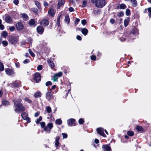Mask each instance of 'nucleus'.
I'll return each mask as SVG.
<instances>
[{"instance_id": "f704fd0d", "label": "nucleus", "mask_w": 151, "mask_h": 151, "mask_svg": "<svg viewBox=\"0 0 151 151\" xmlns=\"http://www.w3.org/2000/svg\"><path fill=\"white\" fill-rule=\"evenodd\" d=\"M40 124L41 125V127L44 129V127H45V123L44 122H42L40 123Z\"/></svg>"}, {"instance_id": "37998d69", "label": "nucleus", "mask_w": 151, "mask_h": 151, "mask_svg": "<svg viewBox=\"0 0 151 151\" xmlns=\"http://www.w3.org/2000/svg\"><path fill=\"white\" fill-rule=\"evenodd\" d=\"M130 14V12L129 9H127L126 10V14L127 16L129 15Z\"/></svg>"}, {"instance_id": "c756f323", "label": "nucleus", "mask_w": 151, "mask_h": 151, "mask_svg": "<svg viewBox=\"0 0 151 151\" xmlns=\"http://www.w3.org/2000/svg\"><path fill=\"white\" fill-rule=\"evenodd\" d=\"M127 134L128 135L130 136H132L134 134V132L132 131H128L127 132Z\"/></svg>"}, {"instance_id": "e433bc0d", "label": "nucleus", "mask_w": 151, "mask_h": 151, "mask_svg": "<svg viewBox=\"0 0 151 151\" xmlns=\"http://www.w3.org/2000/svg\"><path fill=\"white\" fill-rule=\"evenodd\" d=\"M55 74L57 77H60L62 76L63 73L62 72H60L56 74Z\"/></svg>"}, {"instance_id": "2eb2a0df", "label": "nucleus", "mask_w": 151, "mask_h": 151, "mask_svg": "<svg viewBox=\"0 0 151 151\" xmlns=\"http://www.w3.org/2000/svg\"><path fill=\"white\" fill-rule=\"evenodd\" d=\"M16 27L17 29L19 30H21L23 28V25L21 22H18L16 24Z\"/></svg>"}, {"instance_id": "f3484780", "label": "nucleus", "mask_w": 151, "mask_h": 151, "mask_svg": "<svg viewBox=\"0 0 151 151\" xmlns=\"http://www.w3.org/2000/svg\"><path fill=\"white\" fill-rule=\"evenodd\" d=\"M64 0H60L58 3V8L59 9L61 6L64 4Z\"/></svg>"}, {"instance_id": "338daca9", "label": "nucleus", "mask_w": 151, "mask_h": 151, "mask_svg": "<svg viewBox=\"0 0 151 151\" xmlns=\"http://www.w3.org/2000/svg\"><path fill=\"white\" fill-rule=\"evenodd\" d=\"M44 5L45 6H48V4L47 2L45 1L44 2Z\"/></svg>"}, {"instance_id": "4d7b16f0", "label": "nucleus", "mask_w": 151, "mask_h": 151, "mask_svg": "<svg viewBox=\"0 0 151 151\" xmlns=\"http://www.w3.org/2000/svg\"><path fill=\"white\" fill-rule=\"evenodd\" d=\"M51 84L52 82L50 81L47 82L45 83V85L47 86H48L49 85H51Z\"/></svg>"}, {"instance_id": "393cba45", "label": "nucleus", "mask_w": 151, "mask_h": 151, "mask_svg": "<svg viewBox=\"0 0 151 151\" xmlns=\"http://www.w3.org/2000/svg\"><path fill=\"white\" fill-rule=\"evenodd\" d=\"M132 5L133 6L136 7L137 5V3L136 0H131Z\"/></svg>"}, {"instance_id": "c03bdc74", "label": "nucleus", "mask_w": 151, "mask_h": 151, "mask_svg": "<svg viewBox=\"0 0 151 151\" xmlns=\"http://www.w3.org/2000/svg\"><path fill=\"white\" fill-rule=\"evenodd\" d=\"M117 16L119 17H122L124 15V13L123 12H120L117 14Z\"/></svg>"}, {"instance_id": "052dcab7", "label": "nucleus", "mask_w": 151, "mask_h": 151, "mask_svg": "<svg viewBox=\"0 0 151 151\" xmlns=\"http://www.w3.org/2000/svg\"><path fill=\"white\" fill-rule=\"evenodd\" d=\"M29 62V60L26 59L23 61V63L24 64H26V63H28Z\"/></svg>"}, {"instance_id": "680f3d73", "label": "nucleus", "mask_w": 151, "mask_h": 151, "mask_svg": "<svg viewBox=\"0 0 151 151\" xmlns=\"http://www.w3.org/2000/svg\"><path fill=\"white\" fill-rule=\"evenodd\" d=\"M69 10L70 12H73L74 11V9L72 7H70L69 8Z\"/></svg>"}, {"instance_id": "774afa93", "label": "nucleus", "mask_w": 151, "mask_h": 151, "mask_svg": "<svg viewBox=\"0 0 151 151\" xmlns=\"http://www.w3.org/2000/svg\"><path fill=\"white\" fill-rule=\"evenodd\" d=\"M110 22L112 24H113L114 22V19H110Z\"/></svg>"}, {"instance_id": "5701e85b", "label": "nucleus", "mask_w": 151, "mask_h": 151, "mask_svg": "<svg viewBox=\"0 0 151 151\" xmlns=\"http://www.w3.org/2000/svg\"><path fill=\"white\" fill-rule=\"evenodd\" d=\"M60 138L59 137H56L55 138V145L56 147H58L59 146V140Z\"/></svg>"}, {"instance_id": "13d9d810", "label": "nucleus", "mask_w": 151, "mask_h": 151, "mask_svg": "<svg viewBox=\"0 0 151 151\" xmlns=\"http://www.w3.org/2000/svg\"><path fill=\"white\" fill-rule=\"evenodd\" d=\"M63 138H66L67 137V134L65 133H63L62 134Z\"/></svg>"}, {"instance_id": "b1692460", "label": "nucleus", "mask_w": 151, "mask_h": 151, "mask_svg": "<svg viewBox=\"0 0 151 151\" xmlns=\"http://www.w3.org/2000/svg\"><path fill=\"white\" fill-rule=\"evenodd\" d=\"M2 104L3 105L7 106L9 105V102L6 100H3L2 101Z\"/></svg>"}, {"instance_id": "c85d7f7f", "label": "nucleus", "mask_w": 151, "mask_h": 151, "mask_svg": "<svg viewBox=\"0 0 151 151\" xmlns=\"http://www.w3.org/2000/svg\"><path fill=\"white\" fill-rule=\"evenodd\" d=\"M65 20L67 23H69L70 21V18L68 16H66L65 17Z\"/></svg>"}, {"instance_id": "79ce46f5", "label": "nucleus", "mask_w": 151, "mask_h": 151, "mask_svg": "<svg viewBox=\"0 0 151 151\" xmlns=\"http://www.w3.org/2000/svg\"><path fill=\"white\" fill-rule=\"evenodd\" d=\"M35 4L36 5V6H37V7L38 8H40V4L38 1H35Z\"/></svg>"}, {"instance_id": "8fccbe9b", "label": "nucleus", "mask_w": 151, "mask_h": 151, "mask_svg": "<svg viewBox=\"0 0 151 151\" xmlns=\"http://www.w3.org/2000/svg\"><path fill=\"white\" fill-rule=\"evenodd\" d=\"M79 21H80L79 19L78 18L76 19L75 21V24L76 25H77Z\"/></svg>"}, {"instance_id": "9b49d317", "label": "nucleus", "mask_w": 151, "mask_h": 151, "mask_svg": "<svg viewBox=\"0 0 151 151\" xmlns=\"http://www.w3.org/2000/svg\"><path fill=\"white\" fill-rule=\"evenodd\" d=\"M75 121V120L74 119H70L67 120V123L69 126H72L73 125L75 126L74 123Z\"/></svg>"}, {"instance_id": "4be33fe9", "label": "nucleus", "mask_w": 151, "mask_h": 151, "mask_svg": "<svg viewBox=\"0 0 151 151\" xmlns=\"http://www.w3.org/2000/svg\"><path fill=\"white\" fill-rule=\"evenodd\" d=\"M41 96V93L39 91H37L34 94V96L35 98H38L39 97H40Z\"/></svg>"}, {"instance_id": "dca6fc26", "label": "nucleus", "mask_w": 151, "mask_h": 151, "mask_svg": "<svg viewBox=\"0 0 151 151\" xmlns=\"http://www.w3.org/2000/svg\"><path fill=\"white\" fill-rule=\"evenodd\" d=\"M40 24L42 25L45 27L48 25V24H49V22H48V21L47 20H46V19L42 21L41 22Z\"/></svg>"}, {"instance_id": "0eeeda50", "label": "nucleus", "mask_w": 151, "mask_h": 151, "mask_svg": "<svg viewBox=\"0 0 151 151\" xmlns=\"http://www.w3.org/2000/svg\"><path fill=\"white\" fill-rule=\"evenodd\" d=\"M4 19L6 23H11L12 21V18L8 15H5Z\"/></svg>"}, {"instance_id": "7c9ffc66", "label": "nucleus", "mask_w": 151, "mask_h": 151, "mask_svg": "<svg viewBox=\"0 0 151 151\" xmlns=\"http://www.w3.org/2000/svg\"><path fill=\"white\" fill-rule=\"evenodd\" d=\"M58 77H57L55 74H54L53 77L52 78L53 81L54 82L57 81H58Z\"/></svg>"}, {"instance_id": "1a4fd4ad", "label": "nucleus", "mask_w": 151, "mask_h": 151, "mask_svg": "<svg viewBox=\"0 0 151 151\" xmlns=\"http://www.w3.org/2000/svg\"><path fill=\"white\" fill-rule=\"evenodd\" d=\"M104 129L101 128H99L97 129L98 133L100 135L104 137H105L106 135L104 133Z\"/></svg>"}, {"instance_id": "4c0bfd02", "label": "nucleus", "mask_w": 151, "mask_h": 151, "mask_svg": "<svg viewBox=\"0 0 151 151\" xmlns=\"http://www.w3.org/2000/svg\"><path fill=\"white\" fill-rule=\"evenodd\" d=\"M12 85H13V87H16L18 86H19V84L18 83L15 82H13L12 84Z\"/></svg>"}, {"instance_id": "58836bf2", "label": "nucleus", "mask_w": 151, "mask_h": 151, "mask_svg": "<svg viewBox=\"0 0 151 151\" xmlns=\"http://www.w3.org/2000/svg\"><path fill=\"white\" fill-rule=\"evenodd\" d=\"M84 122L83 119H80L78 120V123L80 124H83Z\"/></svg>"}, {"instance_id": "aec40b11", "label": "nucleus", "mask_w": 151, "mask_h": 151, "mask_svg": "<svg viewBox=\"0 0 151 151\" xmlns=\"http://www.w3.org/2000/svg\"><path fill=\"white\" fill-rule=\"evenodd\" d=\"M29 25L32 27H35V21L33 19H31L29 21Z\"/></svg>"}, {"instance_id": "cd10ccee", "label": "nucleus", "mask_w": 151, "mask_h": 151, "mask_svg": "<svg viewBox=\"0 0 151 151\" xmlns=\"http://www.w3.org/2000/svg\"><path fill=\"white\" fill-rule=\"evenodd\" d=\"M55 123L58 125H60L62 123V122L60 119H58L56 120Z\"/></svg>"}, {"instance_id": "39448f33", "label": "nucleus", "mask_w": 151, "mask_h": 151, "mask_svg": "<svg viewBox=\"0 0 151 151\" xmlns=\"http://www.w3.org/2000/svg\"><path fill=\"white\" fill-rule=\"evenodd\" d=\"M34 79L36 83L39 82L41 81V76L38 73H36L34 75Z\"/></svg>"}, {"instance_id": "5fc2aeb1", "label": "nucleus", "mask_w": 151, "mask_h": 151, "mask_svg": "<svg viewBox=\"0 0 151 151\" xmlns=\"http://www.w3.org/2000/svg\"><path fill=\"white\" fill-rule=\"evenodd\" d=\"M86 4H87V2H86V1H83V3L82 7H84L85 6H86Z\"/></svg>"}, {"instance_id": "9d476101", "label": "nucleus", "mask_w": 151, "mask_h": 151, "mask_svg": "<svg viewBox=\"0 0 151 151\" xmlns=\"http://www.w3.org/2000/svg\"><path fill=\"white\" fill-rule=\"evenodd\" d=\"M8 40L9 43L14 44L16 43L17 41V38L14 37H10Z\"/></svg>"}, {"instance_id": "f8f14e48", "label": "nucleus", "mask_w": 151, "mask_h": 151, "mask_svg": "<svg viewBox=\"0 0 151 151\" xmlns=\"http://www.w3.org/2000/svg\"><path fill=\"white\" fill-rule=\"evenodd\" d=\"M102 148L104 151H111V147L108 145H103Z\"/></svg>"}, {"instance_id": "a211bd4d", "label": "nucleus", "mask_w": 151, "mask_h": 151, "mask_svg": "<svg viewBox=\"0 0 151 151\" xmlns=\"http://www.w3.org/2000/svg\"><path fill=\"white\" fill-rule=\"evenodd\" d=\"M81 32L84 35L86 36L88 32V30L85 28H83L81 30Z\"/></svg>"}, {"instance_id": "09e8293b", "label": "nucleus", "mask_w": 151, "mask_h": 151, "mask_svg": "<svg viewBox=\"0 0 151 151\" xmlns=\"http://www.w3.org/2000/svg\"><path fill=\"white\" fill-rule=\"evenodd\" d=\"M91 58L92 60H95L96 58V57L95 55H92L91 56Z\"/></svg>"}, {"instance_id": "a18cd8bd", "label": "nucleus", "mask_w": 151, "mask_h": 151, "mask_svg": "<svg viewBox=\"0 0 151 151\" xmlns=\"http://www.w3.org/2000/svg\"><path fill=\"white\" fill-rule=\"evenodd\" d=\"M9 29L11 31H13L15 29V27L13 26L9 27Z\"/></svg>"}, {"instance_id": "69168bd1", "label": "nucleus", "mask_w": 151, "mask_h": 151, "mask_svg": "<svg viewBox=\"0 0 151 151\" xmlns=\"http://www.w3.org/2000/svg\"><path fill=\"white\" fill-rule=\"evenodd\" d=\"M16 66L17 68H19L20 66V65L19 63H15Z\"/></svg>"}, {"instance_id": "6e6552de", "label": "nucleus", "mask_w": 151, "mask_h": 151, "mask_svg": "<svg viewBox=\"0 0 151 151\" xmlns=\"http://www.w3.org/2000/svg\"><path fill=\"white\" fill-rule=\"evenodd\" d=\"M54 59L52 58H50L49 60H47V62L49 65V66L51 68H53L55 66V64L53 63Z\"/></svg>"}, {"instance_id": "423d86ee", "label": "nucleus", "mask_w": 151, "mask_h": 151, "mask_svg": "<svg viewBox=\"0 0 151 151\" xmlns=\"http://www.w3.org/2000/svg\"><path fill=\"white\" fill-rule=\"evenodd\" d=\"M21 116L24 119L26 120L27 122H30V119L28 118L27 114L25 112L22 113L21 114Z\"/></svg>"}, {"instance_id": "49530a36", "label": "nucleus", "mask_w": 151, "mask_h": 151, "mask_svg": "<svg viewBox=\"0 0 151 151\" xmlns=\"http://www.w3.org/2000/svg\"><path fill=\"white\" fill-rule=\"evenodd\" d=\"M37 69L38 70H41L42 69V66L41 65H39L37 68Z\"/></svg>"}, {"instance_id": "3c124183", "label": "nucleus", "mask_w": 151, "mask_h": 151, "mask_svg": "<svg viewBox=\"0 0 151 151\" xmlns=\"http://www.w3.org/2000/svg\"><path fill=\"white\" fill-rule=\"evenodd\" d=\"M32 11L36 14L38 13V10L37 9L33 8L32 9Z\"/></svg>"}, {"instance_id": "ea45409f", "label": "nucleus", "mask_w": 151, "mask_h": 151, "mask_svg": "<svg viewBox=\"0 0 151 151\" xmlns=\"http://www.w3.org/2000/svg\"><path fill=\"white\" fill-rule=\"evenodd\" d=\"M4 67L3 64L0 63V71H2L4 70Z\"/></svg>"}, {"instance_id": "4468645a", "label": "nucleus", "mask_w": 151, "mask_h": 151, "mask_svg": "<svg viewBox=\"0 0 151 151\" xmlns=\"http://www.w3.org/2000/svg\"><path fill=\"white\" fill-rule=\"evenodd\" d=\"M6 74L9 75L13 76L14 75V71L11 69H7L5 70Z\"/></svg>"}, {"instance_id": "0e129e2a", "label": "nucleus", "mask_w": 151, "mask_h": 151, "mask_svg": "<svg viewBox=\"0 0 151 151\" xmlns=\"http://www.w3.org/2000/svg\"><path fill=\"white\" fill-rule=\"evenodd\" d=\"M14 3L16 5H17L19 3L18 0H14Z\"/></svg>"}, {"instance_id": "864d4df0", "label": "nucleus", "mask_w": 151, "mask_h": 151, "mask_svg": "<svg viewBox=\"0 0 151 151\" xmlns=\"http://www.w3.org/2000/svg\"><path fill=\"white\" fill-rule=\"evenodd\" d=\"M148 11L150 13L149 14V15L150 17H151V8H149L147 9Z\"/></svg>"}, {"instance_id": "c9c22d12", "label": "nucleus", "mask_w": 151, "mask_h": 151, "mask_svg": "<svg viewBox=\"0 0 151 151\" xmlns=\"http://www.w3.org/2000/svg\"><path fill=\"white\" fill-rule=\"evenodd\" d=\"M119 7L121 9H125L126 8V5L125 4H122L120 5Z\"/></svg>"}, {"instance_id": "bb28decb", "label": "nucleus", "mask_w": 151, "mask_h": 151, "mask_svg": "<svg viewBox=\"0 0 151 151\" xmlns=\"http://www.w3.org/2000/svg\"><path fill=\"white\" fill-rule=\"evenodd\" d=\"M21 17L25 20H27L28 17V16L25 13H23L21 14Z\"/></svg>"}, {"instance_id": "6ab92c4d", "label": "nucleus", "mask_w": 151, "mask_h": 151, "mask_svg": "<svg viewBox=\"0 0 151 151\" xmlns=\"http://www.w3.org/2000/svg\"><path fill=\"white\" fill-rule=\"evenodd\" d=\"M48 14L50 16L53 17L55 15V12L53 9H50L48 12Z\"/></svg>"}, {"instance_id": "412c9836", "label": "nucleus", "mask_w": 151, "mask_h": 151, "mask_svg": "<svg viewBox=\"0 0 151 151\" xmlns=\"http://www.w3.org/2000/svg\"><path fill=\"white\" fill-rule=\"evenodd\" d=\"M130 19L129 18H127L124 20V24L125 27H127L128 24Z\"/></svg>"}, {"instance_id": "7ed1b4c3", "label": "nucleus", "mask_w": 151, "mask_h": 151, "mask_svg": "<svg viewBox=\"0 0 151 151\" xmlns=\"http://www.w3.org/2000/svg\"><path fill=\"white\" fill-rule=\"evenodd\" d=\"M53 127V125L52 123H48L46 126L44 127V131L50 133V132L51 129Z\"/></svg>"}, {"instance_id": "603ef678", "label": "nucleus", "mask_w": 151, "mask_h": 151, "mask_svg": "<svg viewBox=\"0 0 151 151\" xmlns=\"http://www.w3.org/2000/svg\"><path fill=\"white\" fill-rule=\"evenodd\" d=\"M24 100L26 102L29 103H30L31 102V101L29 100L27 97H26L24 99Z\"/></svg>"}, {"instance_id": "6e6d98bb", "label": "nucleus", "mask_w": 151, "mask_h": 151, "mask_svg": "<svg viewBox=\"0 0 151 151\" xmlns=\"http://www.w3.org/2000/svg\"><path fill=\"white\" fill-rule=\"evenodd\" d=\"M86 23V20L85 19H83L81 21V23L83 25H85Z\"/></svg>"}, {"instance_id": "72a5a7b5", "label": "nucleus", "mask_w": 151, "mask_h": 151, "mask_svg": "<svg viewBox=\"0 0 151 151\" xmlns=\"http://www.w3.org/2000/svg\"><path fill=\"white\" fill-rule=\"evenodd\" d=\"M46 110L47 112L48 113H50L52 111L50 107L49 106H47L46 107Z\"/></svg>"}, {"instance_id": "20e7f679", "label": "nucleus", "mask_w": 151, "mask_h": 151, "mask_svg": "<svg viewBox=\"0 0 151 151\" xmlns=\"http://www.w3.org/2000/svg\"><path fill=\"white\" fill-rule=\"evenodd\" d=\"M46 98L49 101L53 98V96L51 90L48 91L46 93Z\"/></svg>"}, {"instance_id": "a878e982", "label": "nucleus", "mask_w": 151, "mask_h": 151, "mask_svg": "<svg viewBox=\"0 0 151 151\" xmlns=\"http://www.w3.org/2000/svg\"><path fill=\"white\" fill-rule=\"evenodd\" d=\"M8 35V33L6 31H3L2 32L1 36L4 38H6Z\"/></svg>"}, {"instance_id": "2f4dec72", "label": "nucleus", "mask_w": 151, "mask_h": 151, "mask_svg": "<svg viewBox=\"0 0 151 151\" xmlns=\"http://www.w3.org/2000/svg\"><path fill=\"white\" fill-rule=\"evenodd\" d=\"M42 120V117L41 116H40L39 117V118L37 119L35 122L37 124H38L39 122Z\"/></svg>"}, {"instance_id": "473e14b6", "label": "nucleus", "mask_w": 151, "mask_h": 151, "mask_svg": "<svg viewBox=\"0 0 151 151\" xmlns=\"http://www.w3.org/2000/svg\"><path fill=\"white\" fill-rule=\"evenodd\" d=\"M136 129L138 132L142 131L143 129L142 127L138 126H137Z\"/></svg>"}, {"instance_id": "e2e57ef3", "label": "nucleus", "mask_w": 151, "mask_h": 151, "mask_svg": "<svg viewBox=\"0 0 151 151\" xmlns=\"http://www.w3.org/2000/svg\"><path fill=\"white\" fill-rule=\"evenodd\" d=\"M4 28V25H3L2 24H0V29L1 30L3 29Z\"/></svg>"}, {"instance_id": "f257e3e1", "label": "nucleus", "mask_w": 151, "mask_h": 151, "mask_svg": "<svg viewBox=\"0 0 151 151\" xmlns=\"http://www.w3.org/2000/svg\"><path fill=\"white\" fill-rule=\"evenodd\" d=\"M14 103L15 105V111H22L24 110V107L21 103H18L17 101H14Z\"/></svg>"}, {"instance_id": "bf43d9fd", "label": "nucleus", "mask_w": 151, "mask_h": 151, "mask_svg": "<svg viewBox=\"0 0 151 151\" xmlns=\"http://www.w3.org/2000/svg\"><path fill=\"white\" fill-rule=\"evenodd\" d=\"M76 39L78 40H80V41L81 40H82V38H81V37L80 36L78 35L77 36Z\"/></svg>"}, {"instance_id": "f03ea898", "label": "nucleus", "mask_w": 151, "mask_h": 151, "mask_svg": "<svg viewBox=\"0 0 151 151\" xmlns=\"http://www.w3.org/2000/svg\"><path fill=\"white\" fill-rule=\"evenodd\" d=\"M105 0H98L96 2V5L98 7L101 8L105 5Z\"/></svg>"}, {"instance_id": "a19ab883", "label": "nucleus", "mask_w": 151, "mask_h": 151, "mask_svg": "<svg viewBox=\"0 0 151 151\" xmlns=\"http://www.w3.org/2000/svg\"><path fill=\"white\" fill-rule=\"evenodd\" d=\"M29 52L30 55L33 57L35 56V55L34 53L32 52V50L30 49H29Z\"/></svg>"}, {"instance_id": "de8ad7c7", "label": "nucleus", "mask_w": 151, "mask_h": 151, "mask_svg": "<svg viewBox=\"0 0 151 151\" xmlns=\"http://www.w3.org/2000/svg\"><path fill=\"white\" fill-rule=\"evenodd\" d=\"M2 43L4 46H6L8 45V42L6 41H3L2 42Z\"/></svg>"}, {"instance_id": "ddd939ff", "label": "nucleus", "mask_w": 151, "mask_h": 151, "mask_svg": "<svg viewBox=\"0 0 151 151\" xmlns=\"http://www.w3.org/2000/svg\"><path fill=\"white\" fill-rule=\"evenodd\" d=\"M37 32L39 34H42L44 32V29L41 26H38L37 27Z\"/></svg>"}]
</instances>
